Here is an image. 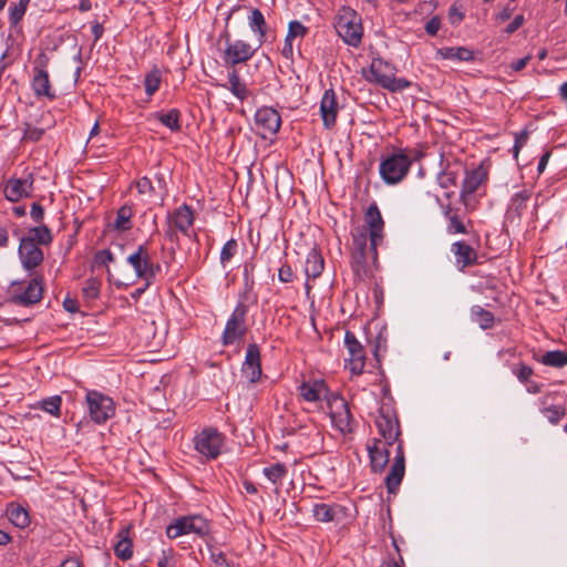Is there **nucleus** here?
<instances>
[{
  "instance_id": "f257e3e1",
  "label": "nucleus",
  "mask_w": 567,
  "mask_h": 567,
  "mask_svg": "<svg viewBox=\"0 0 567 567\" xmlns=\"http://www.w3.org/2000/svg\"><path fill=\"white\" fill-rule=\"evenodd\" d=\"M394 71L395 68L391 63L378 58L372 60L369 70L364 72V78L368 82L378 84L392 93L409 89L412 85L411 81L395 78Z\"/></svg>"
},
{
  "instance_id": "f03ea898",
  "label": "nucleus",
  "mask_w": 567,
  "mask_h": 567,
  "mask_svg": "<svg viewBox=\"0 0 567 567\" xmlns=\"http://www.w3.org/2000/svg\"><path fill=\"white\" fill-rule=\"evenodd\" d=\"M324 394V406L321 404V410H324L330 417L332 426L340 433H350L351 414L347 401L337 393H329L324 382L321 380V394Z\"/></svg>"
},
{
  "instance_id": "7ed1b4c3",
  "label": "nucleus",
  "mask_w": 567,
  "mask_h": 567,
  "mask_svg": "<svg viewBox=\"0 0 567 567\" xmlns=\"http://www.w3.org/2000/svg\"><path fill=\"white\" fill-rule=\"evenodd\" d=\"M334 29L347 44L357 48L361 43L363 33L361 18L353 9L342 7L339 10L334 21Z\"/></svg>"
},
{
  "instance_id": "20e7f679",
  "label": "nucleus",
  "mask_w": 567,
  "mask_h": 567,
  "mask_svg": "<svg viewBox=\"0 0 567 567\" xmlns=\"http://www.w3.org/2000/svg\"><path fill=\"white\" fill-rule=\"evenodd\" d=\"M411 165L409 155L399 151L381 158L379 173L385 184L395 185L408 175Z\"/></svg>"
},
{
  "instance_id": "39448f33",
  "label": "nucleus",
  "mask_w": 567,
  "mask_h": 567,
  "mask_svg": "<svg viewBox=\"0 0 567 567\" xmlns=\"http://www.w3.org/2000/svg\"><path fill=\"white\" fill-rule=\"evenodd\" d=\"M375 426L384 441V445L392 446L400 442V424L396 413L391 406L382 405L379 409Z\"/></svg>"
},
{
  "instance_id": "423d86ee",
  "label": "nucleus",
  "mask_w": 567,
  "mask_h": 567,
  "mask_svg": "<svg viewBox=\"0 0 567 567\" xmlns=\"http://www.w3.org/2000/svg\"><path fill=\"white\" fill-rule=\"evenodd\" d=\"M209 532L208 523L200 516L181 517L166 528L169 538H176L186 534L205 536Z\"/></svg>"
},
{
  "instance_id": "0eeeda50",
  "label": "nucleus",
  "mask_w": 567,
  "mask_h": 567,
  "mask_svg": "<svg viewBox=\"0 0 567 567\" xmlns=\"http://www.w3.org/2000/svg\"><path fill=\"white\" fill-rule=\"evenodd\" d=\"M91 419L100 424L112 417L115 413L113 400L100 392L90 391L86 394Z\"/></svg>"
},
{
  "instance_id": "6e6552de",
  "label": "nucleus",
  "mask_w": 567,
  "mask_h": 567,
  "mask_svg": "<svg viewBox=\"0 0 567 567\" xmlns=\"http://www.w3.org/2000/svg\"><path fill=\"white\" fill-rule=\"evenodd\" d=\"M223 436L215 429L203 430L195 440L196 450L208 458H216L220 453Z\"/></svg>"
},
{
  "instance_id": "1a4fd4ad",
  "label": "nucleus",
  "mask_w": 567,
  "mask_h": 567,
  "mask_svg": "<svg viewBox=\"0 0 567 567\" xmlns=\"http://www.w3.org/2000/svg\"><path fill=\"white\" fill-rule=\"evenodd\" d=\"M127 261L134 268L136 276L147 282L159 270V265L151 262L148 251L144 246H140L134 254L130 255Z\"/></svg>"
},
{
  "instance_id": "9d476101",
  "label": "nucleus",
  "mask_w": 567,
  "mask_h": 567,
  "mask_svg": "<svg viewBox=\"0 0 567 567\" xmlns=\"http://www.w3.org/2000/svg\"><path fill=\"white\" fill-rule=\"evenodd\" d=\"M364 221L369 229L371 249L377 255V246L383 239L384 221L377 203H372L365 214Z\"/></svg>"
},
{
  "instance_id": "9b49d317",
  "label": "nucleus",
  "mask_w": 567,
  "mask_h": 567,
  "mask_svg": "<svg viewBox=\"0 0 567 567\" xmlns=\"http://www.w3.org/2000/svg\"><path fill=\"white\" fill-rule=\"evenodd\" d=\"M245 317H246V307L238 306L226 323V328L223 333V343L225 346L231 344L245 336V333H246Z\"/></svg>"
},
{
  "instance_id": "f8f14e48",
  "label": "nucleus",
  "mask_w": 567,
  "mask_h": 567,
  "mask_svg": "<svg viewBox=\"0 0 567 567\" xmlns=\"http://www.w3.org/2000/svg\"><path fill=\"white\" fill-rule=\"evenodd\" d=\"M255 51L256 49L243 40L231 42L227 39L224 51V61L226 64L235 66L248 61L254 55Z\"/></svg>"
},
{
  "instance_id": "ddd939ff",
  "label": "nucleus",
  "mask_w": 567,
  "mask_h": 567,
  "mask_svg": "<svg viewBox=\"0 0 567 567\" xmlns=\"http://www.w3.org/2000/svg\"><path fill=\"white\" fill-rule=\"evenodd\" d=\"M344 343L349 351L348 367L353 374H361L365 367V352L362 344L351 331H347Z\"/></svg>"
},
{
  "instance_id": "4468645a",
  "label": "nucleus",
  "mask_w": 567,
  "mask_h": 567,
  "mask_svg": "<svg viewBox=\"0 0 567 567\" xmlns=\"http://www.w3.org/2000/svg\"><path fill=\"white\" fill-rule=\"evenodd\" d=\"M280 115L274 109L262 107L256 112L255 124L258 133L264 138L276 134L280 127Z\"/></svg>"
},
{
  "instance_id": "2eb2a0df",
  "label": "nucleus",
  "mask_w": 567,
  "mask_h": 567,
  "mask_svg": "<svg viewBox=\"0 0 567 567\" xmlns=\"http://www.w3.org/2000/svg\"><path fill=\"white\" fill-rule=\"evenodd\" d=\"M405 472V457L403 451V443L399 442L395 446L394 462L391 466L389 474L385 477V486L389 493L394 494L404 476Z\"/></svg>"
},
{
  "instance_id": "dca6fc26",
  "label": "nucleus",
  "mask_w": 567,
  "mask_h": 567,
  "mask_svg": "<svg viewBox=\"0 0 567 567\" xmlns=\"http://www.w3.org/2000/svg\"><path fill=\"white\" fill-rule=\"evenodd\" d=\"M464 179L461 187V198L463 202H466V198L473 195L480 186L487 181V171L483 167V165H478L473 169H466L464 167Z\"/></svg>"
},
{
  "instance_id": "f3484780",
  "label": "nucleus",
  "mask_w": 567,
  "mask_h": 567,
  "mask_svg": "<svg viewBox=\"0 0 567 567\" xmlns=\"http://www.w3.org/2000/svg\"><path fill=\"white\" fill-rule=\"evenodd\" d=\"M451 251L454 255L455 265L461 271L477 264V251L463 240L453 243L451 245Z\"/></svg>"
},
{
  "instance_id": "a211bd4d",
  "label": "nucleus",
  "mask_w": 567,
  "mask_h": 567,
  "mask_svg": "<svg viewBox=\"0 0 567 567\" xmlns=\"http://www.w3.org/2000/svg\"><path fill=\"white\" fill-rule=\"evenodd\" d=\"M33 188V177L31 174L23 178H11L7 182L4 188L6 198L10 202H18L22 197H28Z\"/></svg>"
},
{
  "instance_id": "6ab92c4d",
  "label": "nucleus",
  "mask_w": 567,
  "mask_h": 567,
  "mask_svg": "<svg viewBox=\"0 0 567 567\" xmlns=\"http://www.w3.org/2000/svg\"><path fill=\"white\" fill-rule=\"evenodd\" d=\"M241 371L251 383H256L260 379V351L257 344L252 343L247 347Z\"/></svg>"
},
{
  "instance_id": "aec40b11",
  "label": "nucleus",
  "mask_w": 567,
  "mask_h": 567,
  "mask_svg": "<svg viewBox=\"0 0 567 567\" xmlns=\"http://www.w3.org/2000/svg\"><path fill=\"white\" fill-rule=\"evenodd\" d=\"M19 255L27 269L35 268L43 260V252L38 245L24 237L20 240Z\"/></svg>"
},
{
  "instance_id": "412c9836",
  "label": "nucleus",
  "mask_w": 567,
  "mask_h": 567,
  "mask_svg": "<svg viewBox=\"0 0 567 567\" xmlns=\"http://www.w3.org/2000/svg\"><path fill=\"white\" fill-rule=\"evenodd\" d=\"M338 102L336 93L332 89L327 90L321 97V120L326 127L334 125L338 114Z\"/></svg>"
},
{
  "instance_id": "4be33fe9",
  "label": "nucleus",
  "mask_w": 567,
  "mask_h": 567,
  "mask_svg": "<svg viewBox=\"0 0 567 567\" xmlns=\"http://www.w3.org/2000/svg\"><path fill=\"white\" fill-rule=\"evenodd\" d=\"M313 259H308L306 264V275H307V281L305 285L306 293L308 299L310 300V307H311V313H310V321L315 330H317L316 324V309H315V298L311 297V289L315 286V282L319 276V271L317 269V255H312Z\"/></svg>"
},
{
  "instance_id": "5701e85b",
  "label": "nucleus",
  "mask_w": 567,
  "mask_h": 567,
  "mask_svg": "<svg viewBox=\"0 0 567 567\" xmlns=\"http://www.w3.org/2000/svg\"><path fill=\"white\" fill-rule=\"evenodd\" d=\"M381 440L375 439L373 445L368 446L370 465L375 473L382 472L389 463L390 452L386 445L383 444V446H381Z\"/></svg>"
},
{
  "instance_id": "b1692460",
  "label": "nucleus",
  "mask_w": 567,
  "mask_h": 567,
  "mask_svg": "<svg viewBox=\"0 0 567 567\" xmlns=\"http://www.w3.org/2000/svg\"><path fill=\"white\" fill-rule=\"evenodd\" d=\"M464 171V166L461 163L447 164L436 176L439 185L449 189L457 186V179L461 173Z\"/></svg>"
},
{
  "instance_id": "393cba45",
  "label": "nucleus",
  "mask_w": 567,
  "mask_h": 567,
  "mask_svg": "<svg viewBox=\"0 0 567 567\" xmlns=\"http://www.w3.org/2000/svg\"><path fill=\"white\" fill-rule=\"evenodd\" d=\"M42 298V286L38 279H32L27 289L12 298V301L20 306L33 305Z\"/></svg>"
},
{
  "instance_id": "a878e982",
  "label": "nucleus",
  "mask_w": 567,
  "mask_h": 567,
  "mask_svg": "<svg viewBox=\"0 0 567 567\" xmlns=\"http://www.w3.org/2000/svg\"><path fill=\"white\" fill-rule=\"evenodd\" d=\"M349 518L347 508L339 504H321V522H333L344 526Z\"/></svg>"
},
{
  "instance_id": "bb28decb",
  "label": "nucleus",
  "mask_w": 567,
  "mask_h": 567,
  "mask_svg": "<svg viewBox=\"0 0 567 567\" xmlns=\"http://www.w3.org/2000/svg\"><path fill=\"white\" fill-rule=\"evenodd\" d=\"M174 227L182 233H187V230L192 227L194 221L193 212L189 206L183 205L172 216L171 219Z\"/></svg>"
},
{
  "instance_id": "cd10ccee",
  "label": "nucleus",
  "mask_w": 567,
  "mask_h": 567,
  "mask_svg": "<svg viewBox=\"0 0 567 567\" xmlns=\"http://www.w3.org/2000/svg\"><path fill=\"white\" fill-rule=\"evenodd\" d=\"M32 89L38 96H47L54 99V93L51 91L48 71H35L32 80Z\"/></svg>"
},
{
  "instance_id": "c85d7f7f",
  "label": "nucleus",
  "mask_w": 567,
  "mask_h": 567,
  "mask_svg": "<svg viewBox=\"0 0 567 567\" xmlns=\"http://www.w3.org/2000/svg\"><path fill=\"white\" fill-rule=\"evenodd\" d=\"M130 527L123 528L118 533V540L114 546L115 555L122 559L127 560L132 557L133 550H132V540L128 538Z\"/></svg>"
},
{
  "instance_id": "c756f323",
  "label": "nucleus",
  "mask_w": 567,
  "mask_h": 567,
  "mask_svg": "<svg viewBox=\"0 0 567 567\" xmlns=\"http://www.w3.org/2000/svg\"><path fill=\"white\" fill-rule=\"evenodd\" d=\"M533 358L547 367L563 368L567 365V352L561 350L547 351L542 357L534 354Z\"/></svg>"
},
{
  "instance_id": "7c9ffc66",
  "label": "nucleus",
  "mask_w": 567,
  "mask_h": 567,
  "mask_svg": "<svg viewBox=\"0 0 567 567\" xmlns=\"http://www.w3.org/2000/svg\"><path fill=\"white\" fill-rule=\"evenodd\" d=\"M7 516L18 528H25L30 524V517L27 509L19 504H10L7 508Z\"/></svg>"
},
{
  "instance_id": "2f4dec72",
  "label": "nucleus",
  "mask_w": 567,
  "mask_h": 567,
  "mask_svg": "<svg viewBox=\"0 0 567 567\" xmlns=\"http://www.w3.org/2000/svg\"><path fill=\"white\" fill-rule=\"evenodd\" d=\"M439 52L444 59L447 60H456L464 62H470L474 60V52L466 47L443 48Z\"/></svg>"
},
{
  "instance_id": "473e14b6",
  "label": "nucleus",
  "mask_w": 567,
  "mask_h": 567,
  "mask_svg": "<svg viewBox=\"0 0 567 567\" xmlns=\"http://www.w3.org/2000/svg\"><path fill=\"white\" fill-rule=\"evenodd\" d=\"M471 319L473 322H476L483 330L491 329L495 321L494 315L478 305H475L471 308Z\"/></svg>"
},
{
  "instance_id": "72a5a7b5",
  "label": "nucleus",
  "mask_w": 567,
  "mask_h": 567,
  "mask_svg": "<svg viewBox=\"0 0 567 567\" xmlns=\"http://www.w3.org/2000/svg\"><path fill=\"white\" fill-rule=\"evenodd\" d=\"M299 395L306 402L316 403L319 400L318 381H302V383L299 386Z\"/></svg>"
},
{
  "instance_id": "f704fd0d",
  "label": "nucleus",
  "mask_w": 567,
  "mask_h": 567,
  "mask_svg": "<svg viewBox=\"0 0 567 567\" xmlns=\"http://www.w3.org/2000/svg\"><path fill=\"white\" fill-rule=\"evenodd\" d=\"M25 239H31L34 244L48 245L52 240V235L47 226H37L29 230Z\"/></svg>"
},
{
  "instance_id": "c9c22d12",
  "label": "nucleus",
  "mask_w": 567,
  "mask_h": 567,
  "mask_svg": "<svg viewBox=\"0 0 567 567\" xmlns=\"http://www.w3.org/2000/svg\"><path fill=\"white\" fill-rule=\"evenodd\" d=\"M530 192L528 190H522L512 197L509 210L515 213L517 217H520L523 212L527 207V202L530 198Z\"/></svg>"
},
{
  "instance_id": "e433bc0d",
  "label": "nucleus",
  "mask_w": 567,
  "mask_h": 567,
  "mask_svg": "<svg viewBox=\"0 0 567 567\" xmlns=\"http://www.w3.org/2000/svg\"><path fill=\"white\" fill-rule=\"evenodd\" d=\"M61 403L62 398L60 395H54L38 402L32 408H40L53 416H59L61 411Z\"/></svg>"
},
{
  "instance_id": "4c0bfd02",
  "label": "nucleus",
  "mask_w": 567,
  "mask_h": 567,
  "mask_svg": "<svg viewBox=\"0 0 567 567\" xmlns=\"http://www.w3.org/2000/svg\"><path fill=\"white\" fill-rule=\"evenodd\" d=\"M540 412L546 416L548 422L553 425H557L566 416V408L564 405L553 404L543 408Z\"/></svg>"
},
{
  "instance_id": "58836bf2",
  "label": "nucleus",
  "mask_w": 567,
  "mask_h": 567,
  "mask_svg": "<svg viewBox=\"0 0 567 567\" xmlns=\"http://www.w3.org/2000/svg\"><path fill=\"white\" fill-rule=\"evenodd\" d=\"M229 84H230V91L231 93L237 96L239 100H244L247 96V87L245 83L240 81V78L238 75V72L236 70H233L229 73Z\"/></svg>"
},
{
  "instance_id": "ea45409f",
  "label": "nucleus",
  "mask_w": 567,
  "mask_h": 567,
  "mask_svg": "<svg viewBox=\"0 0 567 567\" xmlns=\"http://www.w3.org/2000/svg\"><path fill=\"white\" fill-rule=\"evenodd\" d=\"M132 209L128 206H122L116 214L114 228L117 230H127L131 228Z\"/></svg>"
},
{
  "instance_id": "a19ab883",
  "label": "nucleus",
  "mask_w": 567,
  "mask_h": 567,
  "mask_svg": "<svg viewBox=\"0 0 567 567\" xmlns=\"http://www.w3.org/2000/svg\"><path fill=\"white\" fill-rule=\"evenodd\" d=\"M264 474L272 484H279L287 474V468L284 464L277 463L264 470Z\"/></svg>"
},
{
  "instance_id": "79ce46f5",
  "label": "nucleus",
  "mask_w": 567,
  "mask_h": 567,
  "mask_svg": "<svg viewBox=\"0 0 567 567\" xmlns=\"http://www.w3.org/2000/svg\"><path fill=\"white\" fill-rule=\"evenodd\" d=\"M29 2L30 0H19L10 7L9 20L12 25H17L23 18Z\"/></svg>"
},
{
  "instance_id": "37998d69",
  "label": "nucleus",
  "mask_w": 567,
  "mask_h": 567,
  "mask_svg": "<svg viewBox=\"0 0 567 567\" xmlns=\"http://www.w3.org/2000/svg\"><path fill=\"white\" fill-rule=\"evenodd\" d=\"M161 83V73L157 69L152 70L145 76L144 84L145 91L148 95H153L158 89Z\"/></svg>"
},
{
  "instance_id": "c03bdc74",
  "label": "nucleus",
  "mask_w": 567,
  "mask_h": 567,
  "mask_svg": "<svg viewBox=\"0 0 567 567\" xmlns=\"http://www.w3.org/2000/svg\"><path fill=\"white\" fill-rule=\"evenodd\" d=\"M158 120L172 131H179V112L177 110H171L166 114H158Z\"/></svg>"
},
{
  "instance_id": "a18cd8bd",
  "label": "nucleus",
  "mask_w": 567,
  "mask_h": 567,
  "mask_svg": "<svg viewBox=\"0 0 567 567\" xmlns=\"http://www.w3.org/2000/svg\"><path fill=\"white\" fill-rule=\"evenodd\" d=\"M447 220H449V224H447V227H446V231L450 235L466 234L467 233L464 223L461 220V218L458 217L457 214H454Z\"/></svg>"
},
{
  "instance_id": "49530a36",
  "label": "nucleus",
  "mask_w": 567,
  "mask_h": 567,
  "mask_svg": "<svg viewBox=\"0 0 567 567\" xmlns=\"http://www.w3.org/2000/svg\"><path fill=\"white\" fill-rule=\"evenodd\" d=\"M250 24L252 28H256V31L259 33L260 39H262L265 37L266 22L262 13L258 9L251 11Z\"/></svg>"
},
{
  "instance_id": "de8ad7c7",
  "label": "nucleus",
  "mask_w": 567,
  "mask_h": 567,
  "mask_svg": "<svg viewBox=\"0 0 567 567\" xmlns=\"http://www.w3.org/2000/svg\"><path fill=\"white\" fill-rule=\"evenodd\" d=\"M513 373L516 375L520 383H527L530 377L534 374V370L525 363H519L513 368Z\"/></svg>"
},
{
  "instance_id": "09e8293b",
  "label": "nucleus",
  "mask_w": 567,
  "mask_h": 567,
  "mask_svg": "<svg viewBox=\"0 0 567 567\" xmlns=\"http://www.w3.org/2000/svg\"><path fill=\"white\" fill-rule=\"evenodd\" d=\"M100 282L97 279L90 278L83 287V295L86 299H95L99 296Z\"/></svg>"
},
{
  "instance_id": "8fccbe9b",
  "label": "nucleus",
  "mask_w": 567,
  "mask_h": 567,
  "mask_svg": "<svg viewBox=\"0 0 567 567\" xmlns=\"http://www.w3.org/2000/svg\"><path fill=\"white\" fill-rule=\"evenodd\" d=\"M136 188L141 195L151 196L156 192V187L153 185L148 177H142L136 182Z\"/></svg>"
},
{
  "instance_id": "3c124183",
  "label": "nucleus",
  "mask_w": 567,
  "mask_h": 567,
  "mask_svg": "<svg viewBox=\"0 0 567 567\" xmlns=\"http://www.w3.org/2000/svg\"><path fill=\"white\" fill-rule=\"evenodd\" d=\"M237 250V241L235 239L228 240L220 252V261L223 264L229 261L231 257L236 254Z\"/></svg>"
},
{
  "instance_id": "603ef678",
  "label": "nucleus",
  "mask_w": 567,
  "mask_h": 567,
  "mask_svg": "<svg viewBox=\"0 0 567 567\" xmlns=\"http://www.w3.org/2000/svg\"><path fill=\"white\" fill-rule=\"evenodd\" d=\"M365 251H353L352 252V269L355 274L360 275L361 271H365Z\"/></svg>"
},
{
  "instance_id": "864d4df0",
  "label": "nucleus",
  "mask_w": 567,
  "mask_h": 567,
  "mask_svg": "<svg viewBox=\"0 0 567 567\" xmlns=\"http://www.w3.org/2000/svg\"><path fill=\"white\" fill-rule=\"evenodd\" d=\"M307 33V28L300 23L299 21H291L289 23L288 38L296 39L298 37H303Z\"/></svg>"
},
{
  "instance_id": "5fc2aeb1",
  "label": "nucleus",
  "mask_w": 567,
  "mask_h": 567,
  "mask_svg": "<svg viewBox=\"0 0 567 567\" xmlns=\"http://www.w3.org/2000/svg\"><path fill=\"white\" fill-rule=\"evenodd\" d=\"M114 257L110 250H100L94 256V262L97 266H106L109 262H112Z\"/></svg>"
},
{
  "instance_id": "6e6d98bb",
  "label": "nucleus",
  "mask_w": 567,
  "mask_h": 567,
  "mask_svg": "<svg viewBox=\"0 0 567 567\" xmlns=\"http://www.w3.org/2000/svg\"><path fill=\"white\" fill-rule=\"evenodd\" d=\"M441 28V18L439 16H434L431 20H429L425 24V32L429 35H436L437 31Z\"/></svg>"
},
{
  "instance_id": "4d7b16f0",
  "label": "nucleus",
  "mask_w": 567,
  "mask_h": 567,
  "mask_svg": "<svg viewBox=\"0 0 567 567\" xmlns=\"http://www.w3.org/2000/svg\"><path fill=\"white\" fill-rule=\"evenodd\" d=\"M210 559V567H230L221 551H212Z\"/></svg>"
},
{
  "instance_id": "13d9d810",
  "label": "nucleus",
  "mask_w": 567,
  "mask_h": 567,
  "mask_svg": "<svg viewBox=\"0 0 567 567\" xmlns=\"http://www.w3.org/2000/svg\"><path fill=\"white\" fill-rule=\"evenodd\" d=\"M449 19L451 24L456 25L463 21L464 13L456 6L453 4L449 9Z\"/></svg>"
},
{
  "instance_id": "bf43d9fd",
  "label": "nucleus",
  "mask_w": 567,
  "mask_h": 567,
  "mask_svg": "<svg viewBox=\"0 0 567 567\" xmlns=\"http://www.w3.org/2000/svg\"><path fill=\"white\" fill-rule=\"evenodd\" d=\"M43 133H44V131L42 128L32 127V126L28 125L24 131V138L37 142L41 138Z\"/></svg>"
},
{
  "instance_id": "052dcab7",
  "label": "nucleus",
  "mask_w": 567,
  "mask_h": 567,
  "mask_svg": "<svg viewBox=\"0 0 567 567\" xmlns=\"http://www.w3.org/2000/svg\"><path fill=\"white\" fill-rule=\"evenodd\" d=\"M365 248H367L365 233H360L359 235L353 236V251H365Z\"/></svg>"
},
{
  "instance_id": "680f3d73",
  "label": "nucleus",
  "mask_w": 567,
  "mask_h": 567,
  "mask_svg": "<svg viewBox=\"0 0 567 567\" xmlns=\"http://www.w3.org/2000/svg\"><path fill=\"white\" fill-rule=\"evenodd\" d=\"M279 280L282 282H291L293 279V272L290 266L284 265L279 268L278 271Z\"/></svg>"
},
{
  "instance_id": "e2e57ef3",
  "label": "nucleus",
  "mask_w": 567,
  "mask_h": 567,
  "mask_svg": "<svg viewBox=\"0 0 567 567\" xmlns=\"http://www.w3.org/2000/svg\"><path fill=\"white\" fill-rule=\"evenodd\" d=\"M524 16L523 14H518L516 16L513 21L505 28V32L507 34H512L514 33L516 30H518L523 23H524Z\"/></svg>"
},
{
  "instance_id": "0e129e2a",
  "label": "nucleus",
  "mask_w": 567,
  "mask_h": 567,
  "mask_svg": "<svg viewBox=\"0 0 567 567\" xmlns=\"http://www.w3.org/2000/svg\"><path fill=\"white\" fill-rule=\"evenodd\" d=\"M49 64V58L45 53H40L34 60V72L35 71H47Z\"/></svg>"
},
{
  "instance_id": "69168bd1",
  "label": "nucleus",
  "mask_w": 567,
  "mask_h": 567,
  "mask_svg": "<svg viewBox=\"0 0 567 567\" xmlns=\"http://www.w3.org/2000/svg\"><path fill=\"white\" fill-rule=\"evenodd\" d=\"M43 207L38 203H33L31 207V217L34 219V221H41L43 219Z\"/></svg>"
},
{
  "instance_id": "338daca9",
  "label": "nucleus",
  "mask_w": 567,
  "mask_h": 567,
  "mask_svg": "<svg viewBox=\"0 0 567 567\" xmlns=\"http://www.w3.org/2000/svg\"><path fill=\"white\" fill-rule=\"evenodd\" d=\"M530 55H526L515 62L512 63V69L515 71V72H519L522 71L523 69L526 68V65L528 64V62L530 61Z\"/></svg>"
},
{
  "instance_id": "774afa93",
  "label": "nucleus",
  "mask_w": 567,
  "mask_h": 567,
  "mask_svg": "<svg viewBox=\"0 0 567 567\" xmlns=\"http://www.w3.org/2000/svg\"><path fill=\"white\" fill-rule=\"evenodd\" d=\"M380 567H404V561L403 558L399 556V559L390 558L384 560Z\"/></svg>"
}]
</instances>
